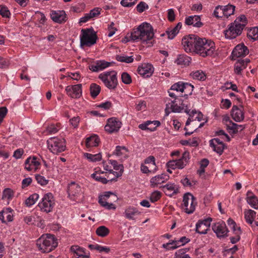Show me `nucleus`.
I'll return each instance as SVG.
<instances>
[{"label":"nucleus","mask_w":258,"mask_h":258,"mask_svg":"<svg viewBox=\"0 0 258 258\" xmlns=\"http://www.w3.org/2000/svg\"><path fill=\"white\" fill-rule=\"evenodd\" d=\"M227 224L235 234V236L230 237V242L232 244L236 243L240 240V235L241 234L240 228L237 227L236 224L234 221L230 218L228 220Z\"/></svg>","instance_id":"16"},{"label":"nucleus","mask_w":258,"mask_h":258,"mask_svg":"<svg viewBox=\"0 0 258 258\" xmlns=\"http://www.w3.org/2000/svg\"><path fill=\"white\" fill-rule=\"evenodd\" d=\"M96 234L102 237H104L109 233V230L105 226H100L96 230Z\"/></svg>","instance_id":"38"},{"label":"nucleus","mask_w":258,"mask_h":258,"mask_svg":"<svg viewBox=\"0 0 258 258\" xmlns=\"http://www.w3.org/2000/svg\"><path fill=\"white\" fill-rule=\"evenodd\" d=\"M12 211L11 208H7L0 213V220L2 223H6L7 222H12L13 220Z\"/></svg>","instance_id":"24"},{"label":"nucleus","mask_w":258,"mask_h":258,"mask_svg":"<svg viewBox=\"0 0 258 258\" xmlns=\"http://www.w3.org/2000/svg\"><path fill=\"white\" fill-rule=\"evenodd\" d=\"M40 163L39 161L37 160V158L33 156V157H29L28 158L25 162V169L29 171H32L33 170H36Z\"/></svg>","instance_id":"20"},{"label":"nucleus","mask_w":258,"mask_h":258,"mask_svg":"<svg viewBox=\"0 0 258 258\" xmlns=\"http://www.w3.org/2000/svg\"><path fill=\"white\" fill-rule=\"evenodd\" d=\"M161 197V193L158 190H156L151 194L150 200L152 203H154L159 200Z\"/></svg>","instance_id":"55"},{"label":"nucleus","mask_w":258,"mask_h":258,"mask_svg":"<svg viewBox=\"0 0 258 258\" xmlns=\"http://www.w3.org/2000/svg\"><path fill=\"white\" fill-rule=\"evenodd\" d=\"M183 84L184 82H178L176 83L171 86L170 90L183 93Z\"/></svg>","instance_id":"51"},{"label":"nucleus","mask_w":258,"mask_h":258,"mask_svg":"<svg viewBox=\"0 0 258 258\" xmlns=\"http://www.w3.org/2000/svg\"><path fill=\"white\" fill-rule=\"evenodd\" d=\"M210 146L213 150L219 155H221L225 147V145L218 138H214L209 142Z\"/></svg>","instance_id":"18"},{"label":"nucleus","mask_w":258,"mask_h":258,"mask_svg":"<svg viewBox=\"0 0 258 258\" xmlns=\"http://www.w3.org/2000/svg\"><path fill=\"white\" fill-rule=\"evenodd\" d=\"M190 75L194 79L202 81L205 80L206 78L205 74L201 70L192 72L190 73Z\"/></svg>","instance_id":"36"},{"label":"nucleus","mask_w":258,"mask_h":258,"mask_svg":"<svg viewBox=\"0 0 258 258\" xmlns=\"http://www.w3.org/2000/svg\"><path fill=\"white\" fill-rule=\"evenodd\" d=\"M99 203L100 204L101 206L102 207H104L106 208L108 210L110 209H115L116 207L115 205L112 203L109 204V203L107 202L106 201H103L102 198H100L98 201Z\"/></svg>","instance_id":"49"},{"label":"nucleus","mask_w":258,"mask_h":258,"mask_svg":"<svg viewBox=\"0 0 258 258\" xmlns=\"http://www.w3.org/2000/svg\"><path fill=\"white\" fill-rule=\"evenodd\" d=\"M128 151V149L125 147L117 146L116 147V149L113 154L120 156L123 155L124 152H127Z\"/></svg>","instance_id":"50"},{"label":"nucleus","mask_w":258,"mask_h":258,"mask_svg":"<svg viewBox=\"0 0 258 258\" xmlns=\"http://www.w3.org/2000/svg\"><path fill=\"white\" fill-rule=\"evenodd\" d=\"M186 106L187 105H185L181 98H175V99L171 102L170 108L173 112H180L183 110L185 111Z\"/></svg>","instance_id":"19"},{"label":"nucleus","mask_w":258,"mask_h":258,"mask_svg":"<svg viewBox=\"0 0 258 258\" xmlns=\"http://www.w3.org/2000/svg\"><path fill=\"white\" fill-rule=\"evenodd\" d=\"M90 91L91 96L92 98H95L100 92L101 88L98 85L95 83H92L90 85Z\"/></svg>","instance_id":"35"},{"label":"nucleus","mask_w":258,"mask_h":258,"mask_svg":"<svg viewBox=\"0 0 258 258\" xmlns=\"http://www.w3.org/2000/svg\"><path fill=\"white\" fill-rule=\"evenodd\" d=\"M246 68V64L242 59H238L234 66V72L237 75H240L241 71Z\"/></svg>","instance_id":"34"},{"label":"nucleus","mask_w":258,"mask_h":258,"mask_svg":"<svg viewBox=\"0 0 258 258\" xmlns=\"http://www.w3.org/2000/svg\"><path fill=\"white\" fill-rule=\"evenodd\" d=\"M49 150L53 154H58L65 151L66 148V141L63 138L57 137L50 138L47 141Z\"/></svg>","instance_id":"6"},{"label":"nucleus","mask_w":258,"mask_h":258,"mask_svg":"<svg viewBox=\"0 0 258 258\" xmlns=\"http://www.w3.org/2000/svg\"><path fill=\"white\" fill-rule=\"evenodd\" d=\"M212 229L219 238H223L228 236L229 232L225 223L222 221H219L214 223L212 225Z\"/></svg>","instance_id":"11"},{"label":"nucleus","mask_w":258,"mask_h":258,"mask_svg":"<svg viewBox=\"0 0 258 258\" xmlns=\"http://www.w3.org/2000/svg\"><path fill=\"white\" fill-rule=\"evenodd\" d=\"M233 23L237 26H242V28L244 29L247 23L246 17L245 15H241L238 17Z\"/></svg>","instance_id":"39"},{"label":"nucleus","mask_w":258,"mask_h":258,"mask_svg":"<svg viewBox=\"0 0 258 258\" xmlns=\"http://www.w3.org/2000/svg\"><path fill=\"white\" fill-rule=\"evenodd\" d=\"M105 86L110 90L116 89L118 81L117 79V73L115 71H106L101 73L98 77Z\"/></svg>","instance_id":"5"},{"label":"nucleus","mask_w":258,"mask_h":258,"mask_svg":"<svg viewBox=\"0 0 258 258\" xmlns=\"http://www.w3.org/2000/svg\"><path fill=\"white\" fill-rule=\"evenodd\" d=\"M36 245L41 252L48 253L57 246V239L52 234H43L37 240Z\"/></svg>","instance_id":"3"},{"label":"nucleus","mask_w":258,"mask_h":258,"mask_svg":"<svg viewBox=\"0 0 258 258\" xmlns=\"http://www.w3.org/2000/svg\"><path fill=\"white\" fill-rule=\"evenodd\" d=\"M88 247L90 249H95L99 251V252L105 251L106 253H108L110 250L109 247L102 246L98 244H89Z\"/></svg>","instance_id":"42"},{"label":"nucleus","mask_w":258,"mask_h":258,"mask_svg":"<svg viewBox=\"0 0 258 258\" xmlns=\"http://www.w3.org/2000/svg\"><path fill=\"white\" fill-rule=\"evenodd\" d=\"M84 156L87 158L88 160L92 162H96L100 161L102 158V156L100 153L92 154L90 153H86L84 154Z\"/></svg>","instance_id":"40"},{"label":"nucleus","mask_w":258,"mask_h":258,"mask_svg":"<svg viewBox=\"0 0 258 258\" xmlns=\"http://www.w3.org/2000/svg\"><path fill=\"white\" fill-rule=\"evenodd\" d=\"M182 45L186 52L193 51L203 57L212 56L215 51L214 41L194 34L184 36L182 39Z\"/></svg>","instance_id":"1"},{"label":"nucleus","mask_w":258,"mask_h":258,"mask_svg":"<svg viewBox=\"0 0 258 258\" xmlns=\"http://www.w3.org/2000/svg\"><path fill=\"white\" fill-rule=\"evenodd\" d=\"M68 192L69 197L73 200L82 201L84 199L83 192L81 186L74 182L68 186Z\"/></svg>","instance_id":"9"},{"label":"nucleus","mask_w":258,"mask_h":258,"mask_svg":"<svg viewBox=\"0 0 258 258\" xmlns=\"http://www.w3.org/2000/svg\"><path fill=\"white\" fill-rule=\"evenodd\" d=\"M50 17L53 21L59 24L64 23L67 20L64 11H51Z\"/></svg>","instance_id":"21"},{"label":"nucleus","mask_w":258,"mask_h":258,"mask_svg":"<svg viewBox=\"0 0 258 258\" xmlns=\"http://www.w3.org/2000/svg\"><path fill=\"white\" fill-rule=\"evenodd\" d=\"M14 197V191L12 189L9 188H5L3 192L2 199H7L10 200H11Z\"/></svg>","instance_id":"47"},{"label":"nucleus","mask_w":258,"mask_h":258,"mask_svg":"<svg viewBox=\"0 0 258 258\" xmlns=\"http://www.w3.org/2000/svg\"><path fill=\"white\" fill-rule=\"evenodd\" d=\"M121 122L115 117H111L107 119V123L104 128L105 131L111 134L117 132L121 126Z\"/></svg>","instance_id":"12"},{"label":"nucleus","mask_w":258,"mask_h":258,"mask_svg":"<svg viewBox=\"0 0 258 258\" xmlns=\"http://www.w3.org/2000/svg\"><path fill=\"white\" fill-rule=\"evenodd\" d=\"M182 202V209L186 213L190 214L195 211L197 202L196 198L191 194L189 192L185 194Z\"/></svg>","instance_id":"7"},{"label":"nucleus","mask_w":258,"mask_h":258,"mask_svg":"<svg viewBox=\"0 0 258 258\" xmlns=\"http://www.w3.org/2000/svg\"><path fill=\"white\" fill-rule=\"evenodd\" d=\"M54 204L53 196L51 193L49 192L44 195L38 206L41 211L48 213L52 211Z\"/></svg>","instance_id":"8"},{"label":"nucleus","mask_w":258,"mask_h":258,"mask_svg":"<svg viewBox=\"0 0 258 258\" xmlns=\"http://www.w3.org/2000/svg\"><path fill=\"white\" fill-rule=\"evenodd\" d=\"M100 143V139L98 136L93 135L86 139V146L87 148L97 147Z\"/></svg>","instance_id":"31"},{"label":"nucleus","mask_w":258,"mask_h":258,"mask_svg":"<svg viewBox=\"0 0 258 258\" xmlns=\"http://www.w3.org/2000/svg\"><path fill=\"white\" fill-rule=\"evenodd\" d=\"M35 179L37 180L38 183L42 186L46 185L48 184L49 180L45 179V178L39 174H36L35 175Z\"/></svg>","instance_id":"52"},{"label":"nucleus","mask_w":258,"mask_h":258,"mask_svg":"<svg viewBox=\"0 0 258 258\" xmlns=\"http://www.w3.org/2000/svg\"><path fill=\"white\" fill-rule=\"evenodd\" d=\"M248 53L249 50L247 47L243 44H239L235 47L230 57L232 60H235L236 58L244 57Z\"/></svg>","instance_id":"13"},{"label":"nucleus","mask_w":258,"mask_h":258,"mask_svg":"<svg viewBox=\"0 0 258 258\" xmlns=\"http://www.w3.org/2000/svg\"><path fill=\"white\" fill-rule=\"evenodd\" d=\"M154 33L152 26L147 22H144L138 28L134 29L130 34L131 40L133 41L140 40L143 44H146L148 47L153 46L151 40L153 38Z\"/></svg>","instance_id":"2"},{"label":"nucleus","mask_w":258,"mask_h":258,"mask_svg":"<svg viewBox=\"0 0 258 258\" xmlns=\"http://www.w3.org/2000/svg\"><path fill=\"white\" fill-rule=\"evenodd\" d=\"M121 80L122 82L125 84H130L132 82L131 76L126 72L122 73Z\"/></svg>","instance_id":"57"},{"label":"nucleus","mask_w":258,"mask_h":258,"mask_svg":"<svg viewBox=\"0 0 258 258\" xmlns=\"http://www.w3.org/2000/svg\"><path fill=\"white\" fill-rule=\"evenodd\" d=\"M185 23L187 25H192L194 27L200 28L203 24L201 22V18L199 16H190L186 18Z\"/></svg>","instance_id":"26"},{"label":"nucleus","mask_w":258,"mask_h":258,"mask_svg":"<svg viewBox=\"0 0 258 258\" xmlns=\"http://www.w3.org/2000/svg\"><path fill=\"white\" fill-rule=\"evenodd\" d=\"M213 15L217 18H222L224 16L223 6H217L214 11Z\"/></svg>","instance_id":"53"},{"label":"nucleus","mask_w":258,"mask_h":258,"mask_svg":"<svg viewBox=\"0 0 258 258\" xmlns=\"http://www.w3.org/2000/svg\"><path fill=\"white\" fill-rule=\"evenodd\" d=\"M191 60V58L184 54H179L178 55L175 60L176 63L178 65L188 66Z\"/></svg>","instance_id":"32"},{"label":"nucleus","mask_w":258,"mask_h":258,"mask_svg":"<svg viewBox=\"0 0 258 258\" xmlns=\"http://www.w3.org/2000/svg\"><path fill=\"white\" fill-rule=\"evenodd\" d=\"M256 212L252 210H248L244 212V218L247 223L251 224L255 217Z\"/></svg>","instance_id":"33"},{"label":"nucleus","mask_w":258,"mask_h":258,"mask_svg":"<svg viewBox=\"0 0 258 258\" xmlns=\"http://www.w3.org/2000/svg\"><path fill=\"white\" fill-rule=\"evenodd\" d=\"M178 32L179 31L175 29V27L171 30L168 29L166 31V34L168 35V38L170 39H173Z\"/></svg>","instance_id":"56"},{"label":"nucleus","mask_w":258,"mask_h":258,"mask_svg":"<svg viewBox=\"0 0 258 258\" xmlns=\"http://www.w3.org/2000/svg\"><path fill=\"white\" fill-rule=\"evenodd\" d=\"M101 10L99 8H95L91 10L89 13L91 19L99 16L100 14Z\"/></svg>","instance_id":"63"},{"label":"nucleus","mask_w":258,"mask_h":258,"mask_svg":"<svg viewBox=\"0 0 258 258\" xmlns=\"http://www.w3.org/2000/svg\"><path fill=\"white\" fill-rule=\"evenodd\" d=\"M163 189L166 195L172 197L178 192V189L175 187L174 183H167L165 185L160 187Z\"/></svg>","instance_id":"29"},{"label":"nucleus","mask_w":258,"mask_h":258,"mask_svg":"<svg viewBox=\"0 0 258 258\" xmlns=\"http://www.w3.org/2000/svg\"><path fill=\"white\" fill-rule=\"evenodd\" d=\"M211 218H208L204 220H199L196 224V231L200 234H205L207 233L209 230Z\"/></svg>","instance_id":"14"},{"label":"nucleus","mask_w":258,"mask_h":258,"mask_svg":"<svg viewBox=\"0 0 258 258\" xmlns=\"http://www.w3.org/2000/svg\"><path fill=\"white\" fill-rule=\"evenodd\" d=\"M230 123L231 124V126L227 125V127L229 130H232L234 134L237 133L239 130L241 131L245 128L242 125L237 124L232 121H230Z\"/></svg>","instance_id":"45"},{"label":"nucleus","mask_w":258,"mask_h":258,"mask_svg":"<svg viewBox=\"0 0 258 258\" xmlns=\"http://www.w3.org/2000/svg\"><path fill=\"white\" fill-rule=\"evenodd\" d=\"M180 244L181 243L178 241V240H173L171 242L163 244V247L168 250L174 249L181 246Z\"/></svg>","instance_id":"41"},{"label":"nucleus","mask_w":258,"mask_h":258,"mask_svg":"<svg viewBox=\"0 0 258 258\" xmlns=\"http://www.w3.org/2000/svg\"><path fill=\"white\" fill-rule=\"evenodd\" d=\"M10 14V12L7 7L0 5V15L3 17L9 18Z\"/></svg>","instance_id":"59"},{"label":"nucleus","mask_w":258,"mask_h":258,"mask_svg":"<svg viewBox=\"0 0 258 258\" xmlns=\"http://www.w3.org/2000/svg\"><path fill=\"white\" fill-rule=\"evenodd\" d=\"M111 196H112L113 197V200L114 201H116L118 199L117 196L116 195H115L113 192L111 191H106L105 192L103 195L100 197H99V199L100 198H103V201H106L107 199H108Z\"/></svg>","instance_id":"60"},{"label":"nucleus","mask_w":258,"mask_h":258,"mask_svg":"<svg viewBox=\"0 0 258 258\" xmlns=\"http://www.w3.org/2000/svg\"><path fill=\"white\" fill-rule=\"evenodd\" d=\"M138 0H122L121 5L125 7H131L134 6Z\"/></svg>","instance_id":"64"},{"label":"nucleus","mask_w":258,"mask_h":258,"mask_svg":"<svg viewBox=\"0 0 258 258\" xmlns=\"http://www.w3.org/2000/svg\"><path fill=\"white\" fill-rule=\"evenodd\" d=\"M67 94L73 98H79L82 95V84L68 86L66 88Z\"/></svg>","instance_id":"15"},{"label":"nucleus","mask_w":258,"mask_h":258,"mask_svg":"<svg viewBox=\"0 0 258 258\" xmlns=\"http://www.w3.org/2000/svg\"><path fill=\"white\" fill-rule=\"evenodd\" d=\"M169 178V176L165 173L156 175L151 179V186L153 187H157L158 184H160L167 181Z\"/></svg>","instance_id":"23"},{"label":"nucleus","mask_w":258,"mask_h":258,"mask_svg":"<svg viewBox=\"0 0 258 258\" xmlns=\"http://www.w3.org/2000/svg\"><path fill=\"white\" fill-rule=\"evenodd\" d=\"M246 200L252 208L258 209V199L251 191L247 192Z\"/></svg>","instance_id":"30"},{"label":"nucleus","mask_w":258,"mask_h":258,"mask_svg":"<svg viewBox=\"0 0 258 258\" xmlns=\"http://www.w3.org/2000/svg\"><path fill=\"white\" fill-rule=\"evenodd\" d=\"M243 30L242 26H237L232 22L228 25L227 29L224 31L225 37L229 39H234L241 34Z\"/></svg>","instance_id":"10"},{"label":"nucleus","mask_w":258,"mask_h":258,"mask_svg":"<svg viewBox=\"0 0 258 258\" xmlns=\"http://www.w3.org/2000/svg\"><path fill=\"white\" fill-rule=\"evenodd\" d=\"M153 72V66L150 63H143L138 68V74L145 78L150 77Z\"/></svg>","instance_id":"17"},{"label":"nucleus","mask_w":258,"mask_h":258,"mask_svg":"<svg viewBox=\"0 0 258 258\" xmlns=\"http://www.w3.org/2000/svg\"><path fill=\"white\" fill-rule=\"evenodd\" d=\"M137 10L139 13H142L146 9H148L149 8V7L148 5L144 2H141L136 7Z\"/></svg>","instance_id":"61"},{"label":"nucleus","mask_w":258,"mask_h":258,"mask_svg":"<svg viewBox=\"0 0 258 258\" xmlns=\"http://www.w3.org/2000/svg\"><path fill=\"white\" fill-rule=\"evenodd\" d=\"M231 115L232 118L236 122L243 120L244 117V113L236 105L232 107Z\"/></svg>","instance_id":"28"},{"label":"nucleus","mask_w":258,"mask_h":258,"mask_svg":"<svg viewBox=\"0 0 258 258\" xmlns=\"http://www.w3.org/2000/svg\"><path fill=\"white\" fill-rule=\"evenodd\" d=\"M141 212L135 207L129 206L127 207L124 212V217L129 220H135V217L140 215Z\"/></svg>","instance_id":"27"},{"label":"nucleus","mask_w":258,"mask_h":258,"mask_svg":"<svg viewBox=\"0 0 258 258\" xmlns=\"http://www.w3.org/2000/svg\"><path fill=\"white\" fill-rule=\"evenodd\" d=\"M190 113L194 115V120H197L200 121L203 119V115L201 112H197L196 110H193L191 111H190Z\"/></svg>","instance_id":"62"},{"label":"nucleus","mask_w":258,"mask_h":258,"mask_svg":"<svg viewBox=\"0 0 258 258\" xmlns=\"http://www.w3.org/2000/svg\"><path fill=\"white\" fill-rule=\"evenodd\" d=\"M157 170V167H155V168L150 169V167L146 166L143 164H141V170L144 173H155Z\"/></svg>","instance_id":"54"},{"label":"nucleus","mask_w":258,"mask_h":258,"mask_svg":"<svg viewBox=\"0 0 258 258\" xmlns=\"http://www.w3.org/2000/svg\"><path fill=\"white\" fill-rule=\"evenodd\" d=\"M97 39L96 32L92 27L82 29L80 35V45L81 46L90 47L96 43Z\"/></svg>","instance_id":"4"},{"label":"nucleus","mask_w":258,"mask_h":258,"mask_svg":"<svg viewBox=\"0 0 258 258\" xmlns=\"http://www.w3.org/2000/svg\"><path fill=\"white\" fill-rule=\"evenodd\" d=\"M194 86L191 84L188 83H184L183 87V92H184V96L186 98L188 95H191L192 94Z\"/></svg>","instance_id":"44"},{"label":"nucleus","mask_w":258,"mask_h":258,"mask_svg":"<svg viewBox=\"0 0 258 258\" xmlns=\"http://www.w3.org/2000/svg\"><path fill=\"white\" fill-rule=\"evenodd\" d=\"M235 7L232 5L228 4L227 6H223L224 16L228 18L233 15L235 11Z\"/></svg>","instance_id":"37"},{"label":"nucleus","mask_w":258,"mask_h":258,"mask_svg":"<svg viewBox=\"0 0 258 258\" xmlns=\"http://www.w3.org/2000/svg\"><path fill=\"white\" fill-rule=\"evenodd\" d=\"M91 177L96 180L97 181L100 182L103 184H106L109 181V180L107 179L105 177H102L99 175H96V173H93L91 175Z\"/></svg>","instance_id":"58"},{"label":"nucleus","mask_w":258,"mask_h":258,"mask_svg":"<svg viewBox=\"0 0 258 258\" xmlns=\"http://www.w3.org/2000/svg\"><path fill=\"white\" fill-rule=\"evenodd\" d=\"M116 59L118 61L126 63H131L134 61V58L133 56H128L121 55H117L116 56Z\"/></svg>","instance_id":"46"},{"label":"nucleus","mask_w":258,"mask_h":258,"mask_svg":"<svg viewBox=\"0 0 258 258\" xmlns=\"http://www.w3.org/2000/svg\"><path fill=\"white\" fill-rule=\"evenodd\" d=\"M161 123L159 121L148 120L143 123L139 125V128L142 130H149L151 132L154 131L156 130L157 127L160 126Z\"/></svg>","instance_id":"22"},{"label":"nucleus","mask_w":258,"mask_h":258,"mask_svg":"<svg viewBox=\"0 0 258 258\" xmlns=\"http://www.w3.org/2000/svg\"><path fill=\"white\" fill-rule=\"evenodd\" d=\"M110 62L105 60H97L94 64L90 65L89 69L93 72H98L109 67Z\"/></svg>","instance_id":"25"},{"label":"nucleus","mask_w":258,"mask_h":258,"mask_svg":"<svg viewBox=\"0 0 258 258\" xmlns=\"http://www.w3.org/2000/svg\"><path fill=\"white\" fill-rule=\"evenodd\" d=\"M187 249L186 248H182L177 250L175 256L176 258H190L188 254H186Z\"/></svg>","instance_id":"48"},{"label":"nucleus","mask_w":258,"mask_h":258,"mask_svg":"<svg viewBox=\"0 0 258 258\" xmlns=\"http://www.w3.org/2000/svg\"><path fill=\"white\" fill-rule=\"evenodd\" d=\"M39 195L37 194H34L31 195L25 200V205L27 207H30L33 205L36 201L38 199Z\"/></svg>","instance_id":"43"}]
</instances>
